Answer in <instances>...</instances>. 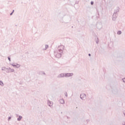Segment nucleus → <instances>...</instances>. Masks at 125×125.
<instances>
[{
  "mask_svg": "<svg viewBox=\"0 0 125 125\" xmlns=\"http://www.w3.org/2000/svg\"><path fill=\"white\" fill-rule=\"evenodd\" d=\"M12 14H13V13L12 12V13H11L10 14V15L11 16V15H12Z\"/></svg>",
  "mask_w": 125,
  "mask_h": 125,
  "instance_id": "obj_28",
  "label": "nucleus"
},
{
  "mask_svg": "<svg viewBox=\"0 0 125 125\" xmlns=\"http://www.w3.org/2000/svg\"><path fill=\"white\" fill-rule=\"evenodd\" d=\"M65 101H64V99H62L60 100V103L61 104H64Z\"/></svg>",
  "mask_w": 125,
  "mask_h": 125,
  "instance_id": "obj_13",
  "label": "nucleus"
},
{
  "mask_svg": "<svg viewBox=\"0 0 125 125\" xmlns=\"http://www.w3.org/2000/svg\"><path fill=\"white\" fill-rule=\"evenodd\" d=\"M122 125H125V122H123L122 123Z\"/></svg>",
  "mask_w": 125,
  "mask_h": 125,
  "instance_id": "obj_26",
  "label": "nucleus"
},
{
  "mask_svg": "<svg viewBox=\"0 0 125 125\" xmlns=\"http://www.w3.org/2000/svg\"><path fill=\"white\" fill-rule=\"evenodd\" d=\"M117 17H118V14L113 13L112 16V20L113 21H116L117 19Z\"/></svg>",
  "mask_w": 125,
  "mask_h": 125,
  "instance_id": "obj_4",
  "label": "nucleus"
},
{
  "mask_svg": "<svg viewBox=\"0 0 125 125\" xmlns=\"http://www.w3.org/2000/svg\"><path fill=\"white\" fill-rule=\"evenodd\" d=\"M62 53L63 50H62L61 49H60L58 50V51H55L54 54L56 58H61V56H62Z\"/></svg>",
  "mask_w": 125,
  "mask_h": 125,
  "instance_id": "obj_1",
  "label": "nucleus"
},
{
  "mask_svg": "<svg viewBox=\"0 0 125 125\" xmlns=\"http://www.w3.org/2000/svg\"><path fill=\"white\" fill-rule=\"evenodd\" d=\"M88 56H91V54H88Z\"/></svg>",
  "mask_w": 125,
  "mask_h": 125,
  "instance_id": "obj_29",
  "label": "nucleus"
},
{
  "mask_svg": "<svg viewBox=\"0 0 125 125\" xmlns=\"http://www.w3.org/2000/svg\"><path fill=\"white\" fill-rule=\"evenodd\" d=\"M43 75H45V73L43 72Z\"/></svg>",
  "mask_w": 125,
  "mask_h": 125,
  "instance_id": "obj_32",
  "label": "nucleus"
},
{
  "mask_svg": "<svg viewBox=\"0 0 125 125\" xmlns=\"http://www.w3.org/2000/svg\"><path fill=\"white\" fill-rule=\"evenodd\" d=\"M86 122H87V123H89V120H87Z\"/></svg>",
  "mask_w": 125,
  "mask_h": 125,
  "instance_id": "obj_27",
  "label": "nucleus"
},
{
  "mask_svg": "<svg viewBox=\"0 0 125 125\" xmlns=\"http://www.w3.org/2000/svg\"><path fill=\"white\" fill-rule=\"evenodd\" d=\"M65 77V73H62L58 76V78H64Z\"/></svg>",
  "mask_w": 125,
  "mask_h": 125,
  "instance_id": "obj_10",
  "label": "nucleus"
},
{
  "mask_svg": "<svg viewBox=\"0 0 125 125\" xmlns=\"http://www.w3.org/2000/svg\"><path fill=\"white\" fill-rule=\"evenodd\" d=\"M64 94H65V96H66V97H68V94L67 93V92H65L64 93Z\"/></svg>",
  "mask_w": 125,
  "mask_h": 125,
  "instance_id": "obj_22",
  "label": "nucleus"
},
{
  "mask_svg": "<svg viewBox=\"0 0 125 125\" xmlns=\"http://www.w3.org/2000/svg\"><path fill=\"white\" fill-rule=\"evenodd\" d=\"M70 22V18L67 17L64 19L63 21H62V23H64L65 24H67Z\"/></svg>",
  "mask_w": 125,
  "mask_h": 125,
  "instance_id": "obj_2",
  "label": "nucleus"
},
{
  "mask_svg": "<svg viewBox=\"0 0 125 125\" xmlns=\"http://www.w3.org/2000/svg\"><path fill=\"white\" fill-rule=\"evenodd\" d=\"M47 104L49 107H51L52 105H53V103L49 100H48L47 101Z\"/></svg>",
  "mask_w": 125,
  "mask_h": 125,
  "instance_id": "obj_8",
  "label": "nucleus"
},
{
  "mask_svg": "<svg viewBox=\"0 0 125 125\" xmlns=\"http://www.w3.org/2000/svg\"><path fill=\"white\" fill-rule=\"evenodd\" d=\"M10 70H11V71H10V73L11 72V73H12V72H14V69H10Z\"/></svg>",
  "mask_w": 125,
  "mask_h": 125,
  "instance_id": "obj_21",
  "label": "nucleus"
},
{
  "mask_svg": "<svg viewBox=\"0 0 125 125\" xmlns=\"http://www.w3.org/2000/svg\"><path fill=\"white\" fill-rule=\"evenodd\" d=\"M22 117L21 115H20L19 116V118H17V121H18L19 122H20V121H21V120H22Z\"/></svg>",
  "mask_w": 125,
  "mask_h": 125,
  "instance_id": "obj_12",
  "label": "nucleus"
},
{
  "mask_svg": "<svg viewBox=\"0 0 125 125\" xmlns=\"http://www.w3.org/2000/svg\"><path fill=\"white\" fill-rule=\"evenodd\" d=\"M97 28L98 30H100L102 28V23H97Z\"/></svg>",
  "mask_w": 125,
  "mask_h": 125,
  "instance_id": "obj_5",
  "label": "nucleus"
},
{
  "mask_svg": "<svg viewBox=\"0 0 125 125\" xmlns=\"http://www.w3.org/2000/svg\"><path fill=\"white\" fill-rule=\"evenodd\" d=\"M119 92H120V89L118 88H114L112 90V92L114 94H117V93H119Z\"/></svg>",
  "mask_w": 125,
  "mask_h": 125,
  "instance_id": "obj_3",
  "label": "nucleus"
},
{
  "mask_svg": "<svg viewBox=\"0 0 125 125\" xmlns=\"http://www.w3.org/2000/svg\"><path fill=\"white\" fill-rule=\"evenodd\" d=\"M120 12V8H119V7H117V8H116V9H115V10H114V13L115 14H117V13H118V12Z\"/></svg>",
  "mask_w": 125,
  "mask_h": 125,
  "instance_id": "obj_9",
  "label": "nucleus"
},
{
  "mask_svg": "<svg viewBox=\"0 0 125 125\" xmlns=\"http://www.w3.org/2000/svg\"><path fill=\"white\" fill-rule=\"evenodd\" d=\"M73 73H64V77L65 78H68L69 77H72L73 76Z\"/></svg>",
  "mask_w": 125,
  "mask_h": 125,
  "instance_id": "obj_6",
  "label": "nucleus"
},
{
  "mask_svg": "<svg viewBox=\"0 0 125 125\" xmlns=\"http://www.w3.org/2000/svg\"><path fill=\"white\" fill-rule=\"evenodd\" d=\"M8 60H9V62H11V59H10V57H8Z\"/></svg>",
  "mask_w": 125,
  "mask_h": 125,
  "instance_id": "obj_19",
  "label": "nucleus"
},
{
  "mask_svg": "<svg viewBox=\"0 0 125 125\" xmlns=\"http://www.w3.org/2000/svg\"><path fill=\"white\" fill-rule=\"evenodd\" d=\"M117 35H122V31L119 30L117 33Z\"/></svg>",
  "mask_w": 125,
  "mask_h": 125,
  "instance_id": "obj_17",
  "label": "nucleus"
},
{
  "mask_svg": "<svg viewBox=\"0 0 125 125\" xmlns=\"http://www.w3.org/2000/svg\"><path fill=\"white\" fill-rule=\"evenodd\" d=\"M11 68L9 67V68H6V73H10V71H9Z\"/></svg>",
  "mask_w": 125,
  "mask_h": 125,
  "instance_id": "obj_11",
  "label": "nucleus"
},
{
  "mask_svg": "<svg viewBox=\"0 0 125 125\" xmlns=\"http://www.w3.org/2000/svg\"><path fill=\"white\" fill-rule=\"evenodd\" d=\"M1 70L2 71H5V72H6V67H1Z\"/></svg>",
  "mask_w": 125,
  "mask_h": 125,
  "instance_id": "obj_14",
  "label": "nucleus"
},
{
  "mask_svg": "<svg viewBox=\"0 0 125 125\" xmlns=\"http://www.w3.org/2000/svg\"><path fill=\"white\" fill-rule=\"evenodd\" d=\"M94 4V2L91 1V5H93Z\"/></svg>",
  "mask_w": 125,
  "mask_h": 125,
  "instance_id": "obj_23",
  "label": "nucleus"
},
{
  "mask_svg": "<svg viewBox=\"0 0 125 125\" xmlns=\"http://www.w3.org/2000/svg\"><path fill=\"white\" fill-rule=\"evenodd\" d=\"M48 48V45H45V48L43 49V50H46Z\"/></svg>",
  "mask_w": 125,
  "mask_h": 125,
  "instance_id": "obj_16",
  "label": "nucleus"
},
{
  "mask_svg": "<svg viewBox=\"0 0 125 125\" xmlns=\"http://www.w3.org/2000/svg\"><path fill=\"white\" fill-rule=\"evenodd\" d=\"M122 80L123 81V82L125 83V78H123V79H122Z\"/></svg>",
  "mask_w": 125,
  "mask_h": 125,
  "instance_id": "obj_24",
  "label": "nucleus"
},
{
  "mask_svg": "<svg viewBox=\"0 0 125 125\" xmlns=\"http://www.w3.org/2000/svg\"><path fill=\"white\" fill-rule=\"evenodd\" d=\"M12 13H14V10H13L12 12Z\"/></svg>",
  "mask_w": 125,
  "mask_h": 125,
  "instance_id": "obj_30",
  "label": "nucleus"
},
{
  "mask_svg": "<svg viewBox=\"0 0 125 125\" xmlns=\"http://www.w3.org/2000/svg\"><path fill=\"white\" fill-rule=\"evenodd\" d=\"M16 65L18 67L17 68H19V67H20V64H18V63H16Z\"/></svg>",
  "mask_w": 125,
  "mask_h": 125,
  "instance_id": "obj_20",
  "label": "nucleus"
},
{
  "mask_svg": "<svg viewBox=\"0 0 125 125\" xmlns=\"http://www.w3.org/2000/svg\"><path fill=\"white\" fill-rule=\"evenodd\" d=\"M0 85L3 86V82H2L1 81H0Z\"/></svg>",
  "mask_w": 125,
  "mask_h": 125,
  "instance_id": "obj_18",
  "label": "nucleus"
},
{
  "mask_svg": "<svg viewBox=\"0 0 125 125\" xmlns=\"http://www.w3.org/2000/svg\"><path fill=\"white\" fill-rule=\"evenodd\" d=\"M10 65H11V66H13V67H15V68H18V67L17 66V65L16 64H13L10 63Z\"/></svg>",
  "mask_w": 125,
  "mask_h": 125,
  "instance_id": "obj_15",
  "label": "nucleus"
},
{
  "mask_svg": "<svg viewBox=\"0 0 125 125\" xmlns=\"http://www.w3.org/2000/svg\"><path fill=\"white\" fill-rule=\"evenodd\" d=\"M11 117H9L8 118V121H10L11 120Z\"/></svg>",
  "mask_w": 125,
  "mask_h": 125,
  "instance_id": "obj_25",
  "label": "nucleus"
},
{
  "mask_svg": "<svg viewBox=\"0 0 125 125\" xmlns=\"http://www.w3.org/2000/svg\"><path fill=\"white\" fill-rule=\"evenodd\" d=\"M85 97H86V95L85 94H81L80 95V98L82 100H83Z\"/></svg>",
  "mask_w": 125,
  "mask_h": 125,
  "instance_id": "obj_7",
  "label": "nucleus"
},
{
  "mask_svg": "<svg viewBox=\"0 0 125 125\" xmlns=\"http://www.w3.org/2000/svg\"><path fill=\"white\" fill-rule=\"evenodd\" d=\"M96 43H98V41H97V42H96Z\"/></svg>",
  "mask_w": 125,
  "mask_h": 125,
  "instance_id": "obj_31",
  "label": "nucleus"
}]
</instances>
